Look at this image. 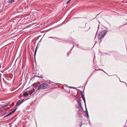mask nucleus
<instances>
[{
	"label": "nucleus",
	"mask_w": 127,
	"mask_h": 127,
	"mask_svg": "<svg viewBox=\"0 0 127 127\" xmlns=\"http://www.w3.org/2000/svg\"><path fill=\"white\" fill-rule=\"evenodd\" d=\"M12 104V105H14V102H13Z\"/></svg>",
	"instance_id": "2eb2a0df"
},
{
	"label": "nucleus",
	"mask_w": 127,
	"mask_h": 127,
	"mask_svg": "<svg viewBox=\"0 0 127 127\" xmlns=\"http://www.w3.org/2000/svg\"><path fill=\"white\" fill-rule=\"evenodd\" d=\"M48 87V84L43 83L39 86L37 88V89L39 90L40 89H45L47 88Z\"/></svg>",
	"instance_id": "f03ea898"
},
{
	"label": "nucleus",
	"mask_w": 127,
	"mask_h": 127,
	"mask_svg": "<svg viewBox=\"0 0 127 127\" xmlns=\"http://www.w3.org/2000/svg\"><path fill=\"white\" fill-rule=\"evenodd\" d=\"M14 0H11L9 1L8 3H12L13 2H14Z\"/></svg>",
	"instance_id": "9b49d317"
},
{
	"label": "nucleus",
	"mask_w": 127,
	"mask_h": 127,
	"mask_svg": "<svg viewBox=\"0 0 127 127\" xmlns=\"http://www.w3.org/2000/svg\"><path fill=\"white\" fill-rule=\"evenodd\" d=\"M24 99H22L19 100L16 103V105L17 106H19L24 101Z\"/></svg>",
	"instance_id": "7ed1b4c3"
},
{
	"label": "nucleus",
	"mask_w": 127,
	"mask_h": 127,
	"mask_svg": "<svg viewBox=\"0 0 127 127\" xmlns=\"http://www.w3.org/2000/svg\"><path fill=\"white\" fill-rule=\"evenodd\" d=\"M85 113H86V114L87 116H88V111H87V109L86 108V111H85Z\"/></svg>",
	"instance_id": "6e6552de"
},
{
	"label": "nucleus",
	"mask_w": 127,
	"mask_h": 127,
	"mask_svg": "<svg viewBox=\"0 0 127 127\" xmlns=\"http://www.w3.org/2000/svg\"><path fill=\"white\" fill-rule=\"evenodd\" d=\"M80 127H81L82 125V124L81 123H80Z\"/></svg>",
	"instance_id": "f3484780"
},
{
	"label": "nucleus",
	"mask_w": 127,
	"mask_h": 127,
	"mask_svg": "<svg viewBox=\"0 0 127 127\" xmlns=\"http://www.w3.org/2000/svg\"><path fill=\"white\" fill-rule=\"evenodd\" d=\"M29 95L27 92H25L23 94V95L25 97H26L27 96H28V95Z\"/></svg>",
	"instance_id": "423d86ee"
},
{
	"label": "nucleus",
	"mask_w": 127,
	"mask_h": 127,
	"mask_svg": "<svg viewBox=\"0 0 127 127\" xmlns=\"http://www.w3.org/2000/svg\"><path fill=\"white\" fill-rule=\"evenodd\" d=\"M82 98H83V101L84 100H85V96H83V97H82Z\"/></svg>",
	"instance_id": "ddd939ff"
},
{
	"label": "nucleus",
	"mask_w": 127,
	"mask_h": 127,
	"mask_svg": "<svg viewBox=\"0 0 127 127\" xmlns=\"http://www.w3.org/2000/svg\"><path fill=\"white\" fill-rule=\"evenodd\" d=\"M37 46L36 47V48L35 49V52H34V56L35 57V55H36V51H37Z\"/></svg>",
	"instance_id": "0eeeda50"
},
{
	"label": "nucleus",
	"mask_w": 127,
	"mask_h": 127,
	"mask_svg": "<svg viewBox=\"0 0 127 127\" xmlns=\"http://www.w3.org/2000/svg\"><path fill=\"white\" fill-rule=\"evenodd\" d=\"M106 33L107 31H104L100 32L98 36V39L99 40H101L104 36Z\"/></svg>",
	"instance_id": "f257e3e1"
},
{
	"label": "nucleus",
	"mask_w": 127,
	"mask_h": 127,
	"mask_svg": "<svg viewBox=\"0 0 127 127\" xmlns=\"http://www.w3.org/2000/svg\"><path fill=\"white\" fill-rule=\"evenodd\" d=\"M70 87V88H71V87Z\"/></svg>",
	"instance_id": "a211bd4d"
},
{
	"label": "nucleus",
	"mask_w": 127,
	"mask_h": 127,
	"mask_svg": "<svg viewBox=\"0 0 127 127\" xmlns=\"http://www.w3.org/2000/svg\"><path fill=\"white\" fill-rule=\"evenodd\" d=\"M80 93L81 95L82 96V97H83V96H84V95H83V93L82 92H81Z\"/></svg>",
	"instance_id": "9d476101"
},
{
	"label": "nucleus",
	"mask_w": 127,
	"mask_h": 127,
	"mask_svg": "<svg viewBox=\"0 0 127 127\" xmlns=\"http://www.w3.org/2000/svg\"><path fill=\"white\" fill-rule=\"evenodd\" d=\"M50 38H57L55 37H50Z\"/></svg>",
	"instance_id": "4468645a"
},
{
	"label": "nucleus",
	"mask_w": 127,
	"mask_h": 127,
	"mask_svg": "<svg viewBox=\"0 0 127 127\" xmlns=\"http://www.w3.org/2000/svg\"><path fill=\"white\" fill-rule=\"evenodd\" d=\"M78 114H79V115H80L81 114V110H79L78 111Z\"/></svg>",
	"instance_id": "1a4fd4ad"
},
{
	"label": "nucleus",
	"mask_w": 127,
	"mask_h": 127,
	"mask_svg": "<svg viewBox=\"0 0 127 127\" xmlns=\"http://www.w3.org/2000/svg\"><path fill=\"white\" fill-rule=\"evenodd\" d=\"M71 0H69V1H67L66 3V4H68L70 2V1Z\"/></svg>",
	"instance_id": "f8f14e48"
},
{
	"label": "nucleus",
	"mask_w": 127,
	"mask_h": 127,
	"mask_svg": "<svg viewBox=\"0 0 127 127\" xmlns=\"http://www.w3.org/2000/svg\"><path fill=\"white\" fill-rule=\"evenodd\" d=\"M78 101L79 106H80L81 107H82L81 106V99L80 98H78Z\"/></svg>",
	"instance_id": "39448f33"
},
{
	"label": "nucleus",
	"mask_w": 127,
	"mask_h": 127,
	"mask_svg": "<svg viewBox=\"0 0 127 127\" xmlns=\"http://www.w3.org/2000/svg\"><path fill=\"white\" fill-rule=\"evenodd\" d=\"M17 109V108H16L14 110L11 112L9 113V114H8L7 115L5 116L4 117L5 118L6 117H7L9 116H10L11 114H12L16 110V109Z\"/></svg>",
	"instance_id": "20e7f679"
},
{
	"label": "nucleus",
	"mask_w": 127,
	"mask_h": 127,
	"mask_svg": "<svg viewBox=\"0 0 127 127\" xmlns=\"http://www.w3.org/2000/svg\"><path fill=\"white\" fill-rule=\"evenodd\" d=\"M84 102L85 103V100H84Z\"/></svg>",
	"instance_id": "dca6fc26"
},
{
	"label": "nucleus",
	"mask_w": 127,
	"mask_h": 127,
	"mask_svg": "<svg viewBox=\"0 0 127 127\" xmlns=\"http://www.w3.org/2000/svg\"><path fill=\"white\" fill-rule=\"evenodd\" d=\"M6 105V106H7V105Z\"/></svg>",
	"instance_id": "6ab92c4d"
}]
</instances>
